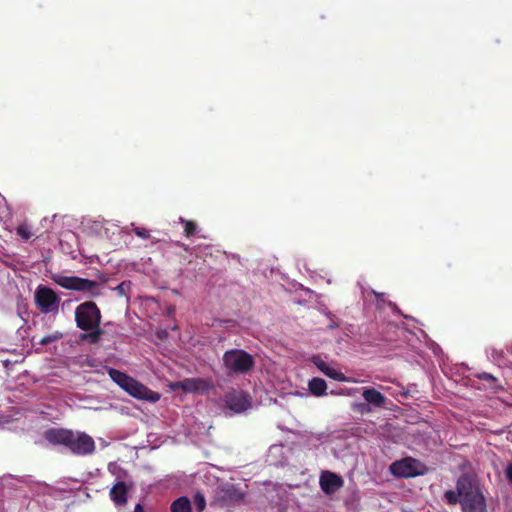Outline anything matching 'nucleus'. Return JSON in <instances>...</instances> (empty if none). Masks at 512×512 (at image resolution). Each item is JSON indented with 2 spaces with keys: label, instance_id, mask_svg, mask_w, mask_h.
Masks as SVG:
<instances>
[{
  "label": "nucleus",
  "instance_id": "1",
  "mask_svg": "<svg viewBox=\"0 0 512 512\" xmlns=\"http://www.w3.org/2000/svg\"><path fill=\"white\" fill-rule=\"evenodd\" d=\"M44 438L50 444L66 447L77 456L91 455L96 448L94 439L87 433L65 428L47 429Z\"/></svg>",
  "mask_w": 512,
  "mask_h": 512
},
{
  "label": "nucleus",
  "instance_id": "2",
  "mask_svg": "<svg viewBox=\"0 0 512 512\" xmlns=\"http://www.w3.org/2000/svg\"><path fill=\"white\" fill-rule=\"evenodd\" d=\"M101 320L102 314L95 302L85 301L79 304L75 309V322L80 330L86 332L80 335V339L90 344L99 343L104 333L100 327Z\"/></svg>",
  "mask_w": 512,
  "mask_h": 512
},
{
  "label": "nucleus",
  "instance_id": "3",
  "mask_svg": "<svg viewBox=\"0 0 512 512\" xmlns=\"http://www.w3.org/2000/svg\"><path fill=\"white\" fill-rule=\"evenodd\" d=\"M462 512H487L486 499L480 488L467 475H461L456 482Z\"/></svg>",
  "mask_w": 512,
  "mask_h": 512
},
{
  "label": "nucleus",
  "instance_id": "4",
  "mask_svg": "<svg viewBox=\"0 0 512 512\" xmlns=\"http://www.w3.org/2000/svg\"><path fill=\"white\" fill-rule=\"evenodd\" d=\"M108 375L125 392L138 400H145L150 403H156L161 397L158 392L149 389L147 386L140 383L136 379L115 368H110L108 370Z\"/></svg>",
  "mask_w": 512,
  "mask_h": 512
},
{
  "label": "nucleus",
  "instance_id": "5",
  "mask_svg": "<svg viewBox=\"0 0 512 512\" xmlns=\"http://www.w3.org/2000/svg\"><path fill=\"white\" fill-rule=\"evenodd\" d=\"M222 361L227 375H246L255 367L254 356L243 349L225 351Z\"/></svg>",
  "mask_w": 512,
  "mask_h": 512
},
{
  "label": "nucleus",
  "instance_id": "6",
  "mask_svg": "<svg viewBox=\"0 0 512 512\" xmlns=\"http://www.w3.org/2000/svg\"><path fill=\"white\" fill-rule=\"evenodd\" d=\"M51 279L67 290L79 291V292H90L92 296H98L100 293L94 292V289L98 287V283L94 280L81 278L78 276H64L61 274H55Z\"/></svg>",
  "mask_w": 512,
  "mask_h": 512
},
{
  "label": "nucleus",
  "instance_id": "7",
  "mask_svg": "<svg viewBox=\"0 0 512 512\" xmlns=\"http://www.w3.org/2000/svg\"><path fill=\"white\" fill-rule=\"evenodd\" d=\"M35 304L43 314L58 311L60 298L53 289L45 285H39L35 290Z\"/></svg>",
  "mask_w": 512,
  "mask_h": 512
},
{
  "label": "nucleus",
  "instance_id": "8",
  "mask_svg": "<svg viewBox=\"0 0 512 512\" xmlns=\"http://www.w3.org/2000/svg\"><path fill=\"white\" fill-rule=\"evenodd\" d=\"M420 466L421 463L418 460L408 457L393 462L390 466V471L394 476L410 478L422 474L418 469Z\"/></svg>",
  "mask_w": 512,
  "mask_h": 512
},
{
  "label": "nucleus",
  "instance_id": "9",
  "mask_svg": "<svg viewBox=\"0 0 512 512\" xmlns=\"http://www.w3.org/2000/svg\"><path fill=\"white\" fill-rule=\"evenodd\" d=\"M172 387L174 389L182 390L185 393L204 394L213 388V383L207 378H186L175 382Z\"/></svg>",
  "mask_w": 512,
  "mask_h": 512
},
{
  "label": "nucleus",
  "instance_id": "10",
  "mask_svg": "<svg viewBox=\"0 0 512 512\" xmlns=\"http://www.w3.org/2000/svg\"><path fill=\"white\" fill-rule=\"evenodd\" d=\"M223 400L225 406L234 413H241L251 406L249 396L243 391L227 392Z\"/></svg>",
  "mask_w": 512,
  "mask_h": 512
},
{
  "label": "nucleus",
  "instance_id": "11",
  "mask_svg": "<svg viewBox=\"0 0 512 512\" xmlns=\"http://www.w3.org/2000/svg\"><path fill=\"white\" fill-rule=\"evenodd\" d=\"M319 484L325 494L331 495L343 486V479L333 472L323 471L320 475Z\"/></svg>",
  "mask_w": 512,
  "mask_h": 512
},
{
  "label": "nucleus",
  "instance_id": "12",
  "mask_svg": "<svg viewBox=\"0 0 512 512\" xmlns=\"http://www.w3.org/2000/svg\"><path fill=\"white\" fill-rule=\"evenodd\" d=\"M218 499L223 505L230 506L243 499V493L233 484H225L218 491Z\"/></svg>",
  "mask_w": 512,
  "mask_h": 512
},
{
  "label": "nucleus",
  "instance_id": "13",
  "mask_svg": "<svg viewBox=\"0 0 512 512\" xmlns=\"http://www.w3.org/2000/svg\"><path fill=\"white\" fill-rule=\"evenodd\" d=\"M109 496L117 506H123L128 501V487L125 482L118 481L110 490Z\"/></svg>",
  "mask_w": 512,
  "mask_h": 512
},
{
  "label": "nucleus",
  "instance_id": "14",
  "mask_svg": "<svg viewBox=\"0 0 512 512\" xmlns=\"http://www.w3.org/2000/svg\"><path fill=\"white\" fill-rule=\"evenodd\" d=\"M314 365L327 377L336 380V381H344L345 376L342 372L337 371L333 367H331L328 363H326L320 356H314L312 359Z\"/></svg>",
  "mask_w": 512,
  "mask_h": 512
},
{
  "label": "nucleus",
  "instance_id": "15",
  "mask_svg": "<svg viewBox=\"0 0 512 512\" xmlns=\"http://www.w3.org/2000/svg\"><path fill=\"white\" fill-rule=\"evenodd\" d=\"M362 396L367 403L375 407L382 408L386 404V397L375 388H364Z\"/></svg>",
  "mask_w": 512,
  "mask_h": 512
},
{
  "label": "nucleus",
  "instance_id": "16",
  "mask_svg": "<svg viewBox=\"0 0 512 512\" xmlns=\"http://www.w3.org/2000/svg\"><path fill=\"white\" fill-rule=\"evenodd\" d=\"M171 512H192V504L188 497L181 496L170 505Z\"/></svg>",
  "mask_w": 512,
  "mask_h": 512
},
{
  "label": "nucleus",
  "instance_id": "17",
  "mask_svg": "<svg viewBox=\"0 0 512 512\" xmlns=\"http://www.w3.org/2000/svg\"><path fill=\"white\" fill-rule=\"evenodd\" d=\"M309 391L314 396H322L326 393L327 384L322 378L315 377L309 381Z\"/></svg>",
  "mask_w": 512,
  "mask_h": 512
},
{
  "label": "nucleus",
  "instance_id": "18",
  "mask_svg": "<svg viewBox=\"0 0 512 512\" xmlns=\"http://www.w3.org/2000/svg\"><path fill=\"white\" fill-rule=\"evenodd\" d=\"M180 222L184 224V234L186 237L190 238L196 234L197 224L195 222L183 218H180Z\"/></svg>",
  "mask_w": 512,
  "mask_h": 512
},
{
  "label": "nucleus",
  "instance_id": "19",
  "mask_svg": "<svg viewBox=\"0 0 512 512\" xmlns=\"http://www.w3.org/2000/svg\"><path fill=\"white\" fill-rule=\"evenodd\" d=\"M62 336H63L62 333L56 331V332H54L52 334H49V335H46V336L42 337L39 340V344L42 345V346L48 345L50 343L58 341L59 339L62 338Z\"/></svg>",
  "mask_w": 512,
  "mask_h": 512
},
{
  "label": "nucleus",
  "instance_id": "20",
  "mask_svg": "<svg viewBox=\"0 0 512 512\" xmlns=\"http://www.w3.org/2000/svg\"><path fill=\"white\" fill-rule=\"evenodd\" d=\"M16 232L24 241H27L32 237V232L27 224H20L17 227Z\"/></svg>",
  "mask_w": 512,
  "mask_h": 512
},
{
  "label": "nucleus",
  "instance_id": "21",
  "mask_svg": "<svg viewBox=\"0 0 512 512\" xmlns=\"http://www.w3.org/2000/svg\"><path fill=\"white\" fill-rule=\"evenodd\" d=\"M444 498L449 505H456L457 503H460V496L457 490H447L444 493Z\"/></svg>",
  "mask_w": 512,
  "mask_h": 512
},
{
  "label": "nucleus",
  "instance_id": "22",
  "mask_svg": "<svg viewBox=\"0 0 512 512\" xmlns=\"http://www.w3.org/2000/svg\"><path fill=\"white\" fill-rule=\"evenodd\" d=\"M194 504L198 512H203L206 508V499L204 495L200 492H197L194 495Z\"/></svg>",
  "mask_w": 512,
  "mask_h": 512
},
{
  "label": "nucleus",
  "instance_id": "23",
  "mask_svg": "<svg viewBox=\"0 0 512 512\" xmlns=\"http://www.w3.org/2000/svg\"><path fill=\"white\" fill-rule=\"evenodd\" d=\"M130 286L131 283L129 281H123L115 288V291L120 297L127 296Z\"/></svg>",
  "mask_w": 512,
  "mask_h": 512
},
{
  "label": "nucleus",
  "instance_id": "24",
  "mask_svg": "<svg viewBox=\"0 0 512 512\" xmlns=\"http://www.w3.org/2000/svg\"><path fill=\"white\" fill-rule=\"evenodd\" d=\"M478 378L481 380H485L491 383V387H496V383L498 382L497 378H495L492 374L487 372H482L478 375Z\"/></svg>",
  "mask_w": 512,
  "mask_h": 512
},
{
  "label": "nucleus",
  "instance_id": "25",
  "mask_svg": "<svg viewBox=\"0 0 512 512\" xmlns=\"http://www.w3.org/2000/svg\"><path fill=\"white\" fill-rule=\"evenodd\" d=\"M134 233L141 239H149L150 238V232L144 227H135L133 229Z\"/></svg>",
  "mask_w": 512,
  "mask_h": 512
},
{
  "label": "nucleus",
  "instance_id": "26",
  "mask_svg": "<svg viewBox=\"0 0 512 512\" xmlns=\"http://www.w3.org/2000/svg\"><path fill=\"white\" fill-rule=\"evenodd\" d=\"M358 410L361 412V413H368L371 411L370 407L368 406V404L366 403H360L358 404Z\"/></svg>",
  "mask_w": 512,
  "mask_h": 512
},
{
  "label": "nucleus",
  "instance_id": "27",
  "mask_svg": "<svg viewBox=\"0 0 512 512\" xmlns=\"http://www.w3.org/2000/svg\"><path fill=\"white\" fill-rule=\"evenodd\" d=\"M506 477L510 483H512V463L506 468Z\"/></svg>",
  "mask_w": 512,
  "mask_h": 512
},
{
  "label": "nucleus",
  "instance_id": "28",
  "mask_svg": "<svg viewBox=\"0 0 512 512\" xmlns=\"http://www.w3.org/2000/svg\"><path fill=\"white\" fill-rule=\"evenodd\" d=\"M133 512H144V508L140 503H138L135 505Z\"/></svg>",
  "mask_w": 512,
  "mask_h": 512
},
{
  "label": "nucleus",
  "instance_id": "29",
  "mask_svg": "<svg viewBox=\"0 0 512 512\" xmlns=\"http://www.w3.org/2000/svg\"><path fill=\"white\" fill-rule=\"evenodd\" d=\"M177 246L183 248L184 250H188V247L184 244V243H181V242H177Z\"/></svg>",
  "mask_w": 512,
  "mask_h": 512
}]
</instances>
